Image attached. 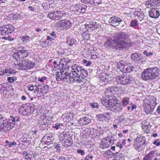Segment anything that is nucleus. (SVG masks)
Wrapping results in <instances>:
<instances>
[{"label":"nucleus","instance_id":"0e129e2a","mask_svg":"<svg viewBox=\"0 0 160 160\" xmlns=\"http://www.w3.org/2000/svg\"><path fill=\"white\" fill-rule=\"evenodd\" d=\"M50 139V138L48 137V135H45L42 139L41 140V142H42V141H48Z\"/></svg>","mask_w":160,"mask_h":160},{"label":"nucleus","instance_id":"9d476101","mask_svg":"<svg viewBox=\"0 0 160 160\" xmlns=\"http://www.w3.org/2000/svg\"><path fill=\"white\" fill-rule=\"evenodd\" d=\"M16 65L19 69L27 70L32 68L34 64L29 60L26 59L22 60L21 63L19 62Z\"/></svg>","mask_w":160,"mask_h":160},{"label":"nucleus","instance_id":"37998d69","mask_svg":"<svg viewBox=\"0 0 160 160\" xmlns=\"http://www.w3.org/2000/svg\"><path fill=\"white\" fill-rule=\"evenodd\" d=\"M10 118L12 122L14 123L19 122L20 120V118L17 116H11Z\"/></svg>","mask_w":160,"mask_h":160},{"label":"nucleus","instance_id":"f03ea898","mask_svg":"<svg viewBox=\"0 0 160 160\" xmlns=\"http://www.w3.org/2000/svg\"><path fill=\"white\" fill-rule=\"evenodd\" d=\"M71 68L75 75L73 76L75 82L81 83L83 85L85 82V78L88 76V72L82 67L76 64L72 65Z\"/></svg>","mask_w":160,"mask_h":160},{"label":"nucleus","instance_id":"4d7b16f0","mask_svg":"<svg viewBox=\"0 0 160 160\" xmlns=\"http://www.w3.org/2000/svg\"><path fill=\"white\" fill-rule=\"evenodd\" d=\"M130 26L131 27L135 28L137 27L138 26V23L135 20H132L131 22Z\"/></svg>","mask_w":160,"mask_h":160},{"label":"nucleus","instance_id":"6e6552de","mask_svg":"<svg viewBox=\"0 0 160 160\" xmlns=\"http://www.w3.org/2000/svg\"><path fill=\"white\" fill-rule=\"evenodd\" d=\"M133 80V78L132 77L124 75L118 76L116 78V81L117 83L123 85L131 83Z\"/></svg>","mask_w":160,"mask_h":160},{"label":"nucleus","instance_id":"c756f323","mask_svg":"<svg viewBox=\"0 0 160 160\" xmlns=\"http://www.w3.org/2000/svg\"><path fill=\"white\" fill-rule=\"evenodd\" d=\"M133 147L134 148L139 152L142 151V150L145 147V146L143 145H142L137 142H136V143L133 144Z\"/></svg>","mask_w":160,"mask_h":160},{"label":"nucleus","instance_id":"13d9d810","mask_svg":"<svg viewBox=\"0 0 160 160\" xmlns=\"http://www.w3.org/2000/svg\"><path fill=\"white\" fill-rule=\"evenodd\" d=\"M82 37L84 38V39L88 40L90 38L89 34L86 32H84L82 35Z\"/></svg>","mask_w":160,"mask_h":160},{"label":"nucleus","instance_id":"2f4dec72","mask_svg":"<svg viewBox=\"0 0 160 160\" xmlns=\"http://www.w3.org/2000/svg\"><path fill=\"white\" fill-rule=\"evenodd\" d=\"M50 36L47 37V40L50 41H52L55 40L57 37V35L55 32H52L49 34Z\"/></svg>","mask_w":160,"mask_h":160},{"label":"nucleus","instance_id":"e2e57ef3","mask_svg":"<svg viewBox=\"0 0 160 160\" xmlns=\"http://www.w3.org/2000/svg\"><path fill=\"white\" fill-rule=\"evenodd\" d=\"M54 146L56 150L58 152H60V146L57 143H54Z\"/></svg>","mask_w":160,"mask_h":160},{"label":"nucleus","instance_id":"0eeeda50","mask_svg":"<svg viewBox=\"0 0 160 160\" xmlns=\"http://www.w3.org/2000/svg\"><path fill=\"white\" fill-rule=\"evenodd\" d=\"M18 52L13 54V58L17 61L19 60L21 61L23 60L24 58L27 57L28 55V52L26 51L24 48L20 47L18 48Z\"/></svg>","mask_w":160,"mask_h":160},{"label":"nucleus","instance_id":"5701e85b","mask_svg":"<svg viewBox=\"0 0 160 160\" xmlns=\"http://www.w3.org/2000/svg\"><path fill=\"white\" fill-rule=\"evenodd\" d=\"M108 107L115 106L117 103V100L116 98L114 96H110L108 97Z\"/></svg>","mask_w":160,"mask_h":160},{"label":"nucleus","instance_id":"a878e982","mask_svg":"<svg viewBox=\"0 0 160 160\" xmlns=\"http://www.w3.org/2000/svg\"><path fill=\"white\" fill-rule=\"evenodd\" d=\"M155 151H151L149 153L146 154L143 160H152L155 157Z\"/></svg>","mask_w":160,"mask_h":160},{"label":"nucleus","instance_id":"dca6fc26","mask_svg":"<svg viewBox=\"0 0 160 160\" xmlns=\"http://www.w3.org/2000/svg\"><path fill=\"white\" fill-rule=\"evenodd\" d=\"M86 28L88 30H93L98 28L99 25L97 24L95 22L91 21L86 22L85 24Z\"/></svg>","mask_w":160,"mask_h":160},{"label":"nucleus","instance_id":"c85d7f7f","mask_svg":"<svg viewBox=\"0 0 160 160\" xmlns=\"http://www.w3.org/2000/svg\"><path fill=\"white\" fill-rule=\"evenodd\" d=\"M146 141V138L144 136H140L136 138V142L144 146H146L145 142Z\"/></svg>","mask_w":160,"mask_h":160},{"label":"nucleus","instance_id":"052dcab7","mask_svg":"<svg viewBox=\"0 0 160 160\" xmlns=\"http://www.w3.org/2000/svg\"><path fill=\"white\" fill-rule=\"evenodd\" d=\"M143 53L145 55L146 57H149L150 56H152L153 55V53L152 52H148L147 51L145 50L143 52Z\"/></svg>","mask_w":160,"mask_h":160},{"label":"nucleus","instance_id":"f704fd0d","mask_svg":"<svg viewBox=\"0 0 160 160\" xmlns=\"http://www.w3.org/2000/svg\"><path fill=\"white\" fill-rule=\"evenodd\" d=\"M125 91L123 88L121 87H114V92H116L118 94L121 95Z\"/></svg>","mask_w":160,"mask_h":160},{"label":"nucleus","instance_id":"7c9ffc66","mask_svg":"<svg viewBox=\"0 0 160 160\" xmlns=\"http://www.w3.org/2000/svg\"><path fill=\"white\" fill-rule=\"evenodd\" d=\"M101 102L104 106L107 107H108V102L109 100L108 97L106 96V97H103L100 99Z\"/></svg>","mask_w":160,"mask_h":160},{"label":"nucleus","instance_id":"72a5a7b5","mask_svg":"<svg viewBox=\"0 0 160 160\" xmlns=\"http://www.w3.org/2000/svg\"><path fill=\"white\" fill-rule=\"evenodd\" d=\"M57 12L58 17V20L62 18V17L65 16L66 13V12L60 9L59 10L57 11Z\"/></svg>","mask_w":160,"mask_h":160},{"label":"nucleus","instance_id":"338daca9","mask_svg":"<svg viewBox=\"0 0 160 160\" xmlns=\"http://www.w3.org/2000/svg\"><path fill=\"white\" fill-rule=\"evenodd\" d=\"M153 144L155 145H156L157 146H159L160 145V141H159V139H158L155 141H154L153 142Z\"/></svg>","mask_w":160,"mask_h":160},{"label":"nucleus","instance_id":"412c9836","mask_svg":"<svg viewBox=\"0 0 160 160\" xmlns=\"http://www.w3.org/2000/svg\"><path fill=\"white\" fill-rule=\"evenodd\" d=\"M91 119L88 117H85L80 118L78 121V123L81 125L88 124L91 122Z\"/></svg>","mask_w":160,"mask_h":160},{"label":"nucleus","instance_id":"9b49d317","mask_svg":"<svg viewBox=\"0 0 160 160\" xmlns=\"http://www.w3.org/2000/svg\"><path fill=\"white\" fill-rule=\"evenodd\" d=\"M87 6L84 4H79L75 5H72L70 7V9L75 14L79 15L85 12Z\"/></svg>","mask_w":160,"mask_h":160},{"label":"nucleus","instance_id":"20e7f679","mask_svg":"<svg viewBox=\"0 0 160 160\" xmlns=\"http://www.w3.org/2000/svg\"><path fill=\"white\" fill-rule=\"evenodd\" d=\"M57 76V79H58V81L62 80L64 81L71 83H73L75 82L73 76L74 74L72 70L70 72L63 71L60 73H58Z\"/></svg>","mask_w":160,"mask_h":160},{"label":"nucleus","instance_id":"3c124183","mask_svg":"<svg viewBox=\"0 0 160 160\" xmlns=\"http://www.w3.org/2000/svg\"><path fill=\"white\" fill-rule=\"evenodd\" d=\"M151 0H149L146 2L145 3V6L148 8H151L153 7L152 2Z\"/></svg>","mask_w":160,"mask_h":160},{"label":"nucleus","instance_id":"8fccbe9b","mask_svg":"<svg viewBox=\"0 0 160 160\" xmlns=\"http://www.w3.org/2000/svg\"><path fill=\"white\" fill-rule=\"evenodd\" d=\"M122 102L123 105H126L129 102V98L128 97H125L123 98L122 100Z\"/></svg>","mask_w":160,"mask_h":160},{"label":"nucleus","instance_id":"79ce46f5","mask_svg":"<svg viewBox=\"0 0 160 160\" xmlns=\"http://www.w3.org/2000/svg\"><path fill=\"white\" fill-rule=\"evenodd\" d=\"M112 114L111 111L110 112H107L103 113L106 121L109 120L110 119Z\"/></svg>","mask_w":160,"mask_h":160},{"label":"nucleus","instance_id":"49530a36","mask_svg":"<svg viewBox=\"0 0 160 160\" xmlns=\"http://www.w3.org/2000/svg\"><path fill=\"white\" fill-rule=\"evenodd\" d=\"M30 37L27 35L23 36L22 37V40L23 42L25 44L27 43L29 41Z\"/></svg>","mask_w":160,"mask_h":160},{"label":"nucleus","instance_id":"cd10ccee","mask_svg":"<svg viewBox=\"0 0 160 160\" xmlns=\"http://www.w3.org/2000/svg\"><path fill=\"white\" fill-rule=\"evenodd\" d=\"M114 87H111L106 89L104 93L106 96L109 97L112 96V95L114 93Z\"/></svg>","mask_w":160,"mask_h":160},{"label":"nucleus","instance_id":"bb28decb","mask_svg":"<svg viewBox=\"0 0 160 160\" xmlns=\"http://www.w3.org/2000/svg\"><path fill=\"white\" fill-rule=\"evenodd\" d=\"M134 15L135 16H137L139 17V20L141 21H142V23H143L144 22L146 23V22L144 21L143 20V14L142 12H141L140 9L136 10L134 12Z\"/></svg>","mask_w":160,"mask_h":160},{"label":"nucleus","instance_id":"ddd939ff","mask_svg":"<svg viewBox=\"0 0 160 160\" xmlns=\"http://www.w3.org/2000/svg\"><path fill=\"white\" fill-rule=\"evenodd\" d=\"M48 86L46 84H38L37 91L36 96L38 97L44 95L48 91Z\"/></svg>","mask_w":160,"mask_h":160},{"label":"nucleus","instance_id":"58836bf2","mask_svg":"<svg viewBox=\"0 0 160 160\" xmlns=\"http://www.w3.org/2000/svg\"><path fill=\"white\" fill-rule=\"evenodd\" d=\"M38 88V85L31 84L29 85L28 87V90L32 91L34 90L35 93L36 92Z\"/></svg>","mask_w":160,"mask_h":160},{"label":"nucleus","instance_id":"864d4df0","mask_svg":"<svg viewBox=\"0 0 160 160\" xmlns=\"http://www.w3.org/2000/svg\"><path fill=\"white\" fill-rule=\"evenodd\" d=\"M33 154V153L31 152V153H28L27 155V157H25L28 160H33V159L34 158V155H32Z\"/></svg>","mask_w":160,"mask_h":160},{"label":"nucleus","instance_id":"b1692460","mask_svg":"<svg viewBox=\"0 0 160 160\" xmlns=\"http://www.w3.org/2000/svg\"><path fill=\"white\" fill-rule=\"evenodd\" d=\"M155 151H151L149 153L146 154L143 160H152L155 157Z\"/></svg>","mask_w":160,"mask_h":160},{"label":"nucleus","instance_id":"a211bd4d","mask_svg":"<svg viewBox=\"0 0 160 160\" xmlns=\"http://www.w3.org/2000/svg\"><path fill=\"white\" fill-rule=\"evenodd\" d=\"M149 15L152 18H157L160 16V11L157 8H152L149 11Z\"/></svg>","mask_w":160,"mask_h":160},{"label":"nucleus","instance_id":"423d86ee","mask_svg":"<svg viewBox=\"0 0 160 160\" xmlns=\"http://www.w3.org/2000/svg\"><path fill=\"white\" fill-rule=\"evenodd\" d=\"M52 116H48L46 115L41 116L38 120V124L40 129L45 130L48 125L52 122Z\"/></svg>","mask_w":160,"mask_h":160},{"label":"nucleus","instance_id":"680f3d73","mask_svg":"<svg viewBox=\"0 0 160 160\" xmlns=\"http://www.w3.org/2000/svg\"><path fill=\"white\" fill-rule=\"evenodd\" d=\"M62 124L58 123H56L54 126H53V127L54 128H55L57 130L60 128H61V126H62Z\"/></svg>","mask_w":160,"mask_h":160},{"label":"nucleus","instance_id":"774afa93","mask_svg":"<svg viewBox=\"0 0 160 160\" xmlns=\"http://www.w3.org/2000/svg\"><path fill=\"white\" fill-rule=\"evenodd\" d=\"M47 78L45 77H43L41 78H38V80L40 81L41 82H44V81H45L47 80Z\"/></svg>","mask_w":160,"mask_h":160},{"label":"nucleus","instance_id":"473e14b6","mask_svg":"<svg viewBox=\"0 0 160 160\" xmlns=\"http://www.w3.org/2000/svg\"><path fill=\"white\" fill-rule=\"evenodd\" d=\"M57 12V11H54L52 12H50L48 13V18L52 19H57L58 17Z\"/></svg>","mask_w":160,"mask_h":160},{"label":"nucleus","instance_id":"aec40b11","mask_svg":"<svg viewBox=\"0 0 160 160\" xmlns=\"http://www.w3.org/2000/svg\"><path fill=\"white\" fill-rule=\"evenodd\" d=\"M133 67L130 64H127L121 67V71L123 73L130 72L133 70Z\"/></svg>","mask_w":160,"mask_h":160},{"label":"nucleus","instance_id":"393cba45","mask_svg":"<svg viewBox=\"0 0 160 160\" xmlns=\"http://www.w3.org/2000/svg\"><path fill=\"white\" fill-rule=\"evenodd\" d=\"M155 151H151L149 153L146 154L143 160H152L155 157Z\"/></svg>","mask_w":160,"mask_h":160},{"label":"nucleus","instance_id":"2eb2a0df","mask_svg":"<svg viewBox=\"0 0 160 160\" xmlns=\"http://www.w3.org/2000/svg\"><path fill=\"white\" fill-rule=\"evenodd\" d=\"M113 144V142L110 138L107 137L102 139V142L100 143V146L102 149H104L111 146Z\"/></svg>","mask_w":160,"mask_h":160},{"label":"nucleus","instance_id":"a18cd8bd","mask_svg":"<svg viewBox=\"0 0 160 160\" xmlns=\"http://www.w3.org/2000/svg\"><path fill=\"white\" fill-rule=\"evenodd\" d=\"M153 7H158L160 5V1L159 0H151Z\"/></svg>","mask_w":160,"mask_h":160},{"label":"nucleus","instance_id":"69168bd1","mask_svg":"<svg viewBox=\"0 0 160 160\" xmlns=\"http://www.w3.org/2000/svg\"><path fill=\"white\" fill-rule=\"evenodd\" d=\"M142 126H149L150 123L146 120H144L141 123Z\"/></svg>","mask_w":160,"mask_h":160},{"label":"nucleus","instance_id":"09e8293b","mask_svg":"<svg viewBox=\"0 0 160 160\" xmlns=\"http://www.w3.org/2000/svg\"><path fill=\"white\" fill-rule=\"evenodd\" d=\"M69 135L68 132H66L64 131L62 132V134H60V140H61V138H62V139H64L65 138H68V136Z\"/></svg>","mask_w":160,"mask_h":160},{"label":"nucleus","instance_id":"7ed1b4c3","mask_svg":"<svg viewBox=\"0 0 160 160\" xmlns=\"http://www.w3.org/2000/svg\"><path fill=\"white\" fill-rule=\"evenodd\" d=\"M158 68L156 67L145 69L142 73V78L144 80H148L156 78L159 74Z\"/></svg>","mask_w":160,"mask_h":160},{"label":"nucleus","instance_id":"c9c22d12","mask_svg":"<svg viewBox=\"0 0 160 160\" xmlns=\"http://www.w3.org/2000/svg\"><path fill=\"white\" fill-rule=\"evenodd\" d=\"M60 142L61 143L64 142V144H63V146H71L72 143V142L71 141V140H69L68 139H61Z\"/></svg>","mask_w":160,"mask_h":160},{"label":"nucleus","instance_id":"f257e3e1","mask_svg":"<svg viewBox=\"0 0 160 160\" xmlns=\"http://www.w3.org/2000/svg\"><path fill=\"white\" fill-rule=\"evenodd\" d=\"M126 34L124 32L116 33L114 36L113 40L110 37H108L104 43V46L107 48L114 47L117 49H120L127 47V42L126 41Z\"/></svg>","mask_w":160,"mask_h":160},{"label":"nucleus","instance_id":"c03bdc74","mask_svg":"<svg viewBox=\"0 0 160 160\" xmlns=\"http://www.w3.org/2000/svg\"><path fill=\"white\" fill-rule=\"evenodd\" d=\"M125 119V118L123 115H122L115 120L116 123H120L123 122Z\"/></svg>","mask_w":160,"mask_h":160},{"label":"nucleus","instance_id":"f3484780","mask_svg":"<svg viewBox=\"0 0 160 160\" xmlns=\"http://www.w3.org/2000/svg\"><path fill=\"white\" fill-rule=\"evenodd\" d=\"M122 21L121 18L115 16L110 18L108 21L109 23L114 27L118 26Z\"/></svg>","mask_w":160,"mask_h":160},{"label":"nucleus","instance_id":"4be33fe9","mask_svg":"<svg viewBox=\"0 0 160 160\" xmlns=\"http://www.w3.org/2000/svg\"><path fill=\"white\" fill-rule=\"evenodd\" d=\"M156 105H153V104L145 106L143 107L144 111L147 114L151 113L153 111L155 106Z\"/></svg>","mask_w":160,"mask_h":160},{"label":"nucleus","instance_id":"a19ab883","mask_svg":"<svg viewBox=\"0 0 160 160\" xmlns=\"http://www.w3.org/2000/svg\"><path fill=\"white\" fill-rule=\"evenodd\" d=\"M0 92L1 94L2 93H4V92H8V90L7 89V88L4 86V84H2L0 85ZM6 93V92H5Z\"/></svg>","mask_w":160,"mask_h":160},{"label":"nucleus","instance_id":"603ef678","mask_svg":"<svg viewBox=\"0 0 160 160\" xmlns=\"http://www.w3.org/2000/svg\"><path fill=\"white\" fill-rule=\"evenodd\" d=\"M4 72L5 73V74H6L7 75H9L10 74L13 73V71L8 68L5 69L3 70Z\"/></svg>","mask_w":160,"mask_h":160},{"label":"nucleus","instance_id":"4468645a","mask_svg":"<svg viewBox=\"0 0 160 160\" xmlns=\"http://www.w3.org/2000/svg\"><path fill=\"white\" fill-rule=\"evenodd\" d=\"M153 104V105H156L157 104V99L154 96H148L145 98L143 101L142 106L143 107L145 106Z\"/></svg>","mask_w":160,"mask_h":160},{"label":"nucleus","instance_id":"6e6d98bb","mask_svg":"<svg viewBox=\"0 0 160 160\" xmlns=\"http://www.w3.org/2000/svg\"><path fill=\"white\" fill-rule=\"evenodd\" d=\"M142 129L145 132V133H148L150 130V126H142Z\"/></svg>","mask_w":160,"mask_h":160},{"label":"nucleus","instance_id":"bf43d9fd","mask_svg":"<svg viewBox=\"0 0 160 160\" xmlns=\"http://www.w3.org/2000/svg\"><path fill=\"white\" fill-rule=\"evenodd\" d=\"M27 136V135L26 134L24 135L20 139L22 142H29L26 137Z\"/></svg>","mask_w":160,"mask_h":160},{"label":"nucleus","instance_id":"4c0bfd02","mask_svg":"<svg viewBox=\"0 0 160 160\" xmlns=\"http://www.w3.org/2000/svg\"><path fill=\"white\" fill-rule=\"evenodd\" d=\"M67 39L66 42L70 46H72L76 42L74 39L70 37H68Z\"/></svg>","mask_w":160,"mask_h":160},{"label":"nucleus","instance_id":"6ab92c4d","mask_svg":"<svg viewBox=\"0 0 160 160\" xmlns=\"http://www.w3.org/2000/svg\"><path fill=\"white\" fill-rule=\"evenodd\" d=\"M101 82L105 83L111 81L113 78L111 74L102 73L100 77Z\"/></svg>","mask_w":160,"mask_h":160},{"label":"nucleus","instance_id":"f8f14e48","mask_svg":"<svg viewBox=\"0 0 160 160\" xmlns=\"http://www.w3.org/2000/svg\"><path fill=\"white\" fill-rule=\"evenodd\" d=\"M14 30V27L11 25H7L0 27V35L5 36L13 32Z\"/></svg>","mask_w":160,"mask_h":160},{"label":"nucleus","instance_id":"39448f33","mask_svg":"<svg viewBox=\"0 0 160 160\" xmlns=\"http://www.w3.org/2000/svg\"><path fill=\"white\" fill-rule=\"evenodd\" d=\"M15 125L10 118L5 119L0 122V131L6 132L12 129Z\"/></svg>","mask_w":160,"mask_h":160},{"label":"nucleus","instance_id":"de8ad7c7","mask_svg":"<svg viewBox=\"0 0 160 160\" xmlns=\"http://www.w3.org/2000/svg\"><path fill=\"white\" fill-rule=\"evenodd\" d=\"M96 118L97 119H98L100 121H106L103 114H99L97 115L96 116Z\"/></svg>","mask_w":160,"mask_h":160},{"label":"nucleus","instance_id":"5fc2aeb1","mask_svg":"<svg viewBox=\"0 0 160 160\" xmlns=\"http://www.w3.org/2000/svg\"><path fill=\"white\" fill-rule=\"evenodd\" d=\"M16 80V78L15 77H8L7 79L8 82L10 83L13 82Z\"/></svg>","mask_w":160,"mask_h":160},{"label":"nucleus","instance_id":"e433bc0d","mask_svg":"<svg viewBox=\"0 0 160 160\" xmlns=\"http://www.w3.org/2000/svg\"><path fill=\"white\" fill-rule=\"evenodd\" d=\"M141 57V55L140 54L135 53L132 54L131 58L134 61H137L140 59Z\"/></svg>","mask_w":160,"mask_h":160},{"label":"nucleus","instance_id":"1a4fd4ad","mask_svg":"<svg viewBox=\"0 0 160 160\" xmlns=\"http://www.w3.org/2000/svg\"><path fill=\"white\" fill-rule=\"evenodd\" d=\"M72 26L71 22L67 20L63 19L59 21L55 24V26L57 29L62 30H68Z\"/></svg>","mask_w":160,"mask_h":160},{"label":"nucleus","instance_id":"ea45409f","mask_svg":"<svg viewBox=\"0 0 160 160\" xmlns=\"http://www.w3.org/2000/svg\"><path fill=\"white\" fill-rule=\"evenodd\" d=\"M112 152L110 150H108L103 153V155L106 158H112Z\"/></svg>","mask_w":160,"mask_h":160}]
</instances>
